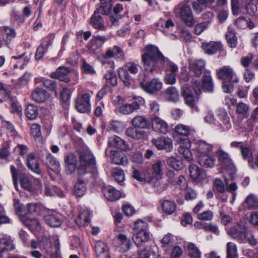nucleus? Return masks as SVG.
Returning <instances> with one entry per match:
<instances>
[{"instance_id":"nucleus-38","label":"nucleus","mask_w":258,"mask_h":258,"mask_svg":"<svg viewBox=\"0 0 258 258\" xmlns=\"http://www.w3.org/2000/svg\"><path fill=\"white\" fill-rule=\"evenodd\" d=\"M32 99L37 102H44L48 97V93L42 89H36L32 93Z\"/></svg>"},{"instance_id":"nucleus-5","label":"nucleus","mask_w":258,"mask_h":258,"mask_svg":"<svg viewBox=\"0 0 258 258\" xmlns=\"http://www.w3.org/2000/svg\"><path fill=\"white\" fill-rule=\"evenodd\" d=\"M135 229L137 232L133 236V240L137 246H141L150 239L148 224L141 220H138L135 223Z\"/></svg>"},{"instance_id":"nucleus-45","label":"nucleus","mask_w":258,"mask_h":258,"mask_svg":"<svg viewBox=\"0 0 258 258\" xmlns=\"http://www.w3.org/2000/svg\"><path fill=\"white\" fill-rule=\"evenodd\" d=\"M244 242L248 243L251 246H255L258 245L257 238H256L253 232L248 230L245 231L243 235Z\"/></svg>"},{"instance_id":"nucleus-2","label":"nucleus","mask_w":258,"mask_h":258,"mask_svg":"<svg viewBox=\"0 0 258 258\" xmlns=\"http://www.w3.org/2000/svg\"><path fill=\"white\" fill-rule=\"evenodd\" d=\"M216 74L218 78L223 80V91L226 93L231 92L233 90V83L238 81L234 69L230 66H225L218 69Z\"/></svg>"},{"instance_id":"nucleus-13","label":"nucleus","mask_w":258,"mask_h":258,"mask_svg":"<svg viewBox=\"0 0 258 258\" xmlns=\"http://www.w3.org/2000/svg\"><path fill=\"white\" fill-rule=\"evenodd\" d=\"M64 161L66 173L68 175L72 174L77 169V156L74 153H70L65 156Z\"/></svg>"},{"instance_id":"nucleus-36","label":"nucleus","mask_w":258,"mask_h":258,"mask_svg":"<svg viewBox=\"0 0 258 258\" xmlns=\"http://www.w3.org/2000/svg\"><path fill=\"white\" fill-rule=\"evenodd\" d=\"M160 203L163 211L168 215H172L176 211V205L172 201L163 200L160 201Z\"/></svg>"},{"instance_id":"nucleus-61","label":"nucleus","mask_w":258,"mask_h":258,"mask_svg":"<svg viewBox=\"0 0 258 258\" xmlns=\"http://www.w3.org/2000/svg\"><path fill=\"white\" fill-rule=\"evenodd\" d=\"M101 2L100 10L105 14H109L111 12L112 0H100Z\"/></svg>"},{"instance_id":"nucleus-63","label":"nucleus","mask_w":258,"mask_h":258,"mask_svg":"<svg viewBox=\"0 0 258 258\" xmlns=\"http://www.w3.org/2000/svg\"><path fill=\"white\" fill-rule=\"evenodd\" d=\"M40 246L45 249L47 252H51L52 250V243L50 238L45 237L39 243Z\"/></svg>"},{"instance_id":"nucleus-41","label":"nucleus","mask_w":258,"mask_h":258,"mask_svg":"<svg viewBox=\"0 0 258 258\" xmlns=\"http://www.w3.org/2000/svg\"><path fill=\"white\" fill-rule=\"evenodd\" d=\"M243 206L246 209H256L258 208V199L253 195H248L243 203Z\"/></svg>"},{"instance_id":"nucleus-18","label":"nucleus","mask_w":258,"mask_h":258,"mask_svg":"<svg viewBox=\"0 0 258 258\" xmlns=\"http://www.w3.org/2000/svg\"><path fill=\"white\" fill-rule=\"evenodd\" d=\"M141 87L149 93H155L159 91L162 87V82L158 79H153L146 83L141 82Z\"/></svg>"},{"instance_id":"nucleus-59","label":"nucleus","mask_w":258,"mask_h":258,"mask_svg":"<svg viewBox=\"0 0 258 258\" xmlns=\"http://www.w3.org/2000/svg\"><path fill=\"white\" fill-rule=\"evenodd\" d=\"M209 26V22L208 21H203L197 24L194 28L195 34L198 35L201 34L205 30L207 29Z\"/></svg>"},{"instance_id":"nucleus-64","label":"nucleus","mask_w":258,"mask_h":258,"mask_svg":"<svg viewBox=\"0 0 258 258\" xmlns=\"http://www.w3.org/2000/svg\"><path fill=\"white\" fill-rule=\"evenodd\" d=\"M28 152V147L24 145H18L14 149V153L22 156L26 155Z\"/></svg>"},{"instance_id":"nucleus-27","label":"nucleus","mask_w":258,"mask_h":258,"mask_svg":"<svg viewBox=\"0 0 258 258\" xmlns=\"http://www.w3.org/2000/svg\"><path fill=\"white\" fill-rule=\"evenodd\" d=\"M202 47L205 52L208 54H213L222 49L221 43L220 42L216 41L203 43Z\"/></svg>"},{"instance_id":"nucleus-51","label":"nucleus","mask_w":258,"mask_h":258,"mask_svg":"<svg viewBox=\"0 0 258 258\" xmlns=\"http://www.w3.org/2000/svg\"><path fill=\"white\" fill-rule=\"evenodd\" d=\"M20 177L22 187L28 191L32 190L33 188L31 182L27 175L23 173L20 174Z\"/></svg>"},{"instance_id":"nucleus-42","label":"nucleus","mask_w":258,"mask_h":258,"mask_svg":"<svg viewBox=\"0 0 258 258\" xmlns=\"http://www.w3.org/2000/svg\"><path fill=\"white\" fill-rule=\"evenodd\" d=\"M108 39L101 36H97L94 37L91 41L89 45L90 49L91 52L95 53V47L94 45H97V48H101L103 43Z\"/></svg>"},{"instance_id":"nucleus-52","label":"nucleus","mask_w":258,"mask_h":258,"mask_svg":"<svg viewBox=\"0 0 258 258\" xmlns=\"http://www.w3.org/2000/svg\"><path fill=\"white\" fill-rule=\"evenodd\" d=\"M42 207L36 203H29L27 205V214L38 215L40 213Z\"/></svg>"},{"instance_id":"nucleus-1","label":"nucleus","mask_w":258,"mask_h":258,"mask_svg":"<svg viewBox=\"0 0 258 258\" xmlns=\"http://www.w3.org/2000/svg\"><path fill=\"white\" fill-rule=\"evenodd\" d=\"M145 50L146 52L142 55V62L143 65L146 67V69L151 67L150 72L153 73L154 71L162 68L166 64L167 73L176 75L178 71L177 66L165 58L156 46H147Z\"/></svg>"},{"instance_id":"nucleus-16","label":"nucleus","mask_w":258,"mask_h":258,"mask_svg":"<svg viewBox=\"0 0 258 258\" xmlns=\"http://www.w3.org/2000/svg\"><path fill=\"white\" fill-rule=\"evenodd\" d=\"M180 145L178 147V153L182 155L188 161L192 160V156L189 150L191 146L190 141L188 138L181 139L179 141Z\"/></svg>"},{"instance_id":"nucleus-12","label":"nucleus","mask_w":258,"mask_h":258,"mask_svg":"<svg viewBox=\"0 0 258 258\" xmlns=\"http://www.w3.org/2000/svg\"><path fill=\"white\" fill-rule=\"evenodd\" d=\"M247 229V228L243 223H239L231 227L228 230L227 233L232 238L239 241L240 242H242L244 241V233Z\"/></svg>"},{"instance_id":"nucleus-35","label":"nucleus","mask_w":258,"mask_h":258,"mask_svg":"<svg viewBox=\"0 0 258 258\" xmlns=\"http://www.w3.org/2000/svg\"><path fill=\"white\" fill-rule=\"evenodd\" d=\"M131 123L135 128H147L149 126V122L144 116H137L132 120Z\"/></svg>"},{"instance_id":"nucleus-58","label":"nucleus","mask_w":258,"mask_h":258,"mask_svg":"<svg viewBox=\"0 0 258 258\" xmlns=\"http://www.w3.org/2000/svg\"><path fill=\"white\" fill-rule=\"evenodd\" d=\"M112 175L115 180L119 183H121L124 180V174L123 171L121 169H114L112 171Z\"/></svg>"},{"instance_id":"nucleus-60","label":"nucleus","mask_w":258,"mask_h":258,"mask_svg":"<svg viewBox=\"0 0 258 258\" xmlns=\"http://www.w3.org/2000/svg\"><path fill=\"white\" fill-rule=\"evenodd\" d=\"M31 134L35 140L40 141L41 134L40 126L37 124H33L31 126Z\"/></svg>"},{"instance_id":"nucleus-37","label":"nucleus","mask_w":258,"mask_h":258,"mask_svg":"<svg viewBox=\"0 0 258 258\" xmlns=\"http://www.w3.org/2000/svg\"><path fill=\"white\" fill-rule=\"evenodd\" d=\"M242 158L247 160L249 167L252 169L254 168L253 154L250 149L245 144L240 151Z\"/></svg>"},{"instance_id":"nucleus-26","label":"nucleus","mask_w":258,"mask_h":258,"mask_svg":"<svg viewBox=\"0 0 258 258\" xmlns=\"http://www.w3.org/2000/svg\"><path fill=\"white\" fill-rule=\"evenodd\" d=\"M188 170L191 178L196 181H200L206 177L205 172L196 165H190Z\"/></svg>"},{"instance_id":"nucleus-54","label":"nucleus","mask_w":258,"mask_h":258,"mask_svg":"<svg viewBox=\"0 0 258 258\" xmlns=\"http://www.w3.org/2000/svg\"><path fill=\"white\" fill-rule=\"evenodd\" d=\"M175 130L177 134L185 137H187L190 135L189 127L184 124H177L175 126Z\"/></svg>"},{"instance_id":"nucleus-7","label":"nucleus","mask_w":258,"mask_h":258,"mask_svg":"<svg viewBox=\"0 0 258 258\" xmlns=\"http://www.w3.org/2000/svg\"><path fill=\"white\" fill-rule=\"evenodd\" d=\"M139 65L134 61L126 62L124 65V69L120 68L118 71L119 78L124 84L128 86L130 84L131 76L128 72L133 74H136L139 72Z\"/></svg>"},{"instance_id":"nucleus-39","label":"nucleus","mask_w":258,"mask_h":258,"mask_svg":"<svg viewBox=\"0 0 258 258\" xmlns=\"http://www.w3.org/2000/svg\"><path fill=\"white\" fill-rule=\"evenodd\" d=\"M182 93L185 103L190 107H195L196 100L190 90L187 87L185 86L182 88Z\"/></svg>"},{"instance_id":"nucleus-32","label":"nucleus","mask_w":258,"mask_h":258,"mask_svg":"<svg viewBox=\"0 0 258 258\" xmlns=\"http://www.w3.org/2000/svg\"><path fill=\"white\" fill-rule=\"evenodd\" d=\"M198 162L200 165L205 168H213L215 165V159L207 154L198 155Z\"/></svg>"},{"instance_id":"nucleus-11","label":"nucleus","mask_w":258,"mask_h":258,"mask_svg":"<svg viewBox=\"0 0 258 258\" xmlns=\"http://www.w3.org/2000/svg\"><path fill=\"white\" fill-rule=\"evenodd\" d=\"M45 223L51 227H60L62 223V216L59 213L51 210L44 217Z\"/></svg>"},{"instance_id":"nucleus-56","label":"nucleus","mask_w":258,"mask_h":258,"mask_svg":"<svg viewBox=\"0 0 258 258\" xmlns=\"http://www.w3.org/2000/svg\"><path fill=\"white\" fill-rule=\"evenodd\" d=\"M118 238L120 241V246L122 249L124 250L129 249L131 246V242L129 239L126 236L122 234H120L118 235Z\"/></svg>"},{"instance_id":"nucleus-19","label":"nucleus","mask_w":258,"mask_h":258,"mask_svg":"<svg viewBox=\"0 0 258 258\" xmlns=\"http://www.w3.org/2000/svg\"><path fill=\"white\" fill-rule=\"evenodd\" d=\"M94 249L97 258H111L109 248L103 241H96Z\"/></svg>"},{"instance_id":"nucleus-17","label":"nucleus","mask_w":258,"mask_h":258,"mask_svg":"<svg viewBox=\"0 0 258 258\" xmlns=\"http://www.w3.org/2000/svg\"><path fill=\"white\" fill-rule=\"evenodd\" d=\"M220 165L226 169H232L234 165L229 154L222 149H219L217 153Z\"/></svg>"},{"instance_id":"nucleus-43","label":"nucleus","mask_w":258,"mask_h":258,"mask_svg":"<svg viewBox=\"0 0 258 258\" xmlns=\"http://www.w3.org/2000/svg\"><path fill=\"white\" fill-rule=\"evenodd\" d=\"M14 249L12 239L8 237H5L0 239V251L11 250Z\"/></svg>"},{"instance_id":"nucleus-47","label":"nucleus","mask_w":258,"mask_h":258,"mask_svg":"<svg viewBox=\"0 0 258 258\" xmlns=\"http://www.w3.org/2000/svg\"><path fill=\"white\" fill-rule=\"evenodd\" d=\"M226 254V258H237V246L234 243L229 242L227 243Z\"/></svg>"},{"instance_id":"nucleus-48","label":"nucleus","mask_w":258,"mask_h":258,"mask_svg":"<svg viewBox=\"0 0 258 258\" xmlns=\"http://www.w3.org/2000/svg\"><path fill=\"white\" fill-rule=\"evenodd\" d=\"M226 38L230 47L234 48L236 46L237 43V37L233 30L228 28L227 33L226 34Z\"/></svg>"},{"instance_id":"nucleus-33","label":"nucleus","mask_w":258,"mask_h":258,"mask_svg":"<svg viewBox=\"0 0 258 258\" xmlns=\"http://www.w3.org/2000/svg\"><path fill=\"white\" fill-rule=\"evenodd\" d=\"M112 161L117 165L126 166L128 164V160L126 156L122 153L118 151H112L111 152Z\"/></svg>"},{"instance_id":"nucleus-40","label":"nucleus","mask_w":258,"mask_h":258,"mask_svg":"<svg viewBox=\"0 0 258 258\" xmlns=\"http://www.w3.org/2000/svg\"><path fill=\"white\" fill-rule=\"evenodd\" d=\"M115 56L121 58H123L124 56L122 49L117 46H114L112 48L108 49L104 55V59L112 58Z\"/></svg>"},{"instance_id":"nucleus-28","label":"nucleus","mask_w":258,"mask_h":258,"mask_svg":"<svg viewBox=\"0 0 258 258\" xmlns=\"http://www.w3.org/2000/svg\"><path fill=\"white\" fill-rule=\"evenodd\" d=\"M108 144L111 147H115L123 151L129 150L128 146L125 144L123 140L117 136L110 137L108 141Z\"/></svg>"},{"instance_id":"nucleus-29","label":"nucleus","mask_w":258,"mask_h":258,"mask_svg":"<svg viewBox=\"0 0 258 258\" xmlns=\"http://www.w3.org/2000/svg\"><path fill=\"white\" fill-rule=\"evenodd\" d=\"M71 72V69L68 67H59L55 72L51 74L52 78L58 79L60 81L68 82L69 79L67 77V75Z\"/></svg>"},{"instance_id":"nucleus-23","label":"nucleus","mask_w":258,"mask_h":258,"mask_svg":"<svg viewBox=\"0 0 258 258\" xmlns=\"http://www.w3.org/2000/svg\"><path fill=\"white\" fill-rule=\"evenodd\" d=\"M205 65V61L201 59L189 61V69L197 77H200L201 75Z\"/></svg>"},{"instance_id":"nucleus-20","label":"nucleus","mask_w":258,"mask_h":258,"mask_svg":"<svg viewBox=\"0 0 258 258\" xmlns=\"http://www.w3.org/2000/svg\"><path fill=\"white\" fill-rule=\"evenodd\" d=\"M144 100L142 99L140 101V103L137 101L133 102L132 103H126L119 106L118 108V111L123 114L128 115L131 114L135 110H138L140 108V106L144 103Z\"/></svg>"},{"instance_id":"nucleus-46","label":"nucleus","mask_w":258,"mask_h":258,"mask_svg":"<svg viewBox=\"0 0 258 258\" xmlns=\"http://www.w3.org/2000/svg\"><path fill=\"white\" fill-rule=\"evenodd\" d=\"M164 165V161L161 160H159L153 164L152 167L153 174L157 177L161 178L163 174V169Z\"/></svg>"},{"instance_id":"nucleus-9","label":"nucleus","mask_w":258,"mask_h":258,"mask_svg":"<svg viewBox=\"0 0 258 258\" xmlns=\"http://www.w3.org/2000/svg\"><path fill=\"white\" fill-rule=\"evenodd\" d=\"M15 207L16 213L20 217V220L31 230H39L40 229V225L39 222L35 219L28 218L25 216H22V207L19 203V201L15 200Z\"/></svg>"},{"instance_id":"nucleus-44","label":"nucleus","mask_w":258,"mask_h":258,"mask_svg":"<svg viewBox=\"0 0 258 258\" xmlns=\"http://www.w3.org/2000/svg\"><path fill=\"white\" fill-rule=\"evenodd\" d=\"M26 116L30 120H33L37 118L38 112L36 106L32 104L28 105L25 109Z\"/></svg>"},{"instance_id":"nucleus-15","label":"nucleus","mask_w":258,"mask_h":258,"mask_svg":"<svg viewBox=\"0 0 258 258\" xmlns=\"http://www.w3.org/2000/svg\"><path fill=\"white\" fill-rule=\"evenodd\" d=\"M100 9L101 7L94 12L93 15L91 18L90 24L95 29L105 30L106 28L104 25V22L100 14L103 15H108V14L103 13Z\"/></svg>"},{"instance_id":"nucleus-31","label":"nucleus","mask_w":258,"mask_h":258,"mask_svg":"<svg viewBox=\"0 0 258 258\" xmlns=\"http://www.w3.org/2000/svg\"><path fill=\"white\" fill-rule=\"evenodd\" d=\"M26 162L28 168L31 171L38 174L41 173V169L39 167L38 160L33 153H30L28 155Z\"/></svg>"},{"instance_id":"nucleus-10","label":"nucleus","mask_w":258,"mask_h":258,"mask_svg":"<svg viewBox=\"0 0 258 258\" xmlns=\"http://www.w3.org/2000/svg\"><path fill=\"white\" fill-rule=\"evenodd\" d=\"M214 125L222 131L228 130L231 127V123L227 112L224 110H219L215 117Z\"/></svg>"},{"instance_id":"nucleus-8","label":"nucleus","mask_w":258,"mask_h":258,"mask_svg":"<svg viewBox=\"0 0 258 258\" xmlns=\"http://www.w3.org/2000/svg\"><path fill=\"white\" fill-rule=\"evenodd\" d=\"M91 95L88 93H79L75 99V108L81 113H89L91 111Z\"/></svg>"},{"instance_id":"nucleus-25","label":"nucleus","mask_w":258,"mask_h":258,"mask_svg":"<svg viewBox=\"0 0 258 258\" xmlns=\"http://www.w3.org/2000/svg\"><path fill=\"white\" fill-rule=\"evenodd\" d=\"M87 190V181L81 178H78L74 186V194L77 197H82L85 195Z\"/></svg>"},{"instance_id":"nucleus-21","label":"nucleus","mask_w":258,"mask_h":258,"mask_svg":"<svg viewBox=\"0 0 258 258\" xmlns=\"http://www.w3.org/2000/svg\"><path fill=\"white\" fill-rule=\"evenodd\" d=\"M0 32L3 41L6 45H9L16 36V32L13 28L4 26L0 27Z\"/></svg>"},{"instance_id":"nucleus-34","label":"nucleus","mask_w":258,"mask_h":258,"mask_svg":"<svg viewBox=\"0 0 258 258\" xmlns=\"http://www.w3.org/2000/svg\"><path fill=\"white\" fill-rule=\"evenodd\" d=\"M90 212L88 209H85L78 216L76 223L79 226H86L90 223Z\"/></svg>"},{"instance_id":"nucleus-62","label":"nucleus","mask_w":258,"mask_h":258,"mask_svg":"<svg viewBox=\"0 0 258 258\" xmlns=\"http://www.w3.org/2000/svg\"><path fill=\"white\" fill-rule=\"evenodd\" d=\"M49 167L54 172L58 174L60 170L59 162L55 158H50L49 159Z\"/></svg>"},{"instance_id":"nucleus-53","label":"nucleus","mask_w":258,"mask_h":258,"mask_svg":"<svg viewBox=\"0 0 258 258\" xmlns=\"http://www.w3.org/2000/svg\"><path fill=\"white\" fill-rule=\"evenodd\" d=\"M137 128L129 127L127 128L125 131L126 136L134 139H140L142 137V133L141 131H138Z\"/></svg>"},{"instance_id":"nucleus-3","label":"nucleus","mask_w":258,"mask_h":258,"mask_svg":"<svg viewBox=\"0 0 258 258\" xmlns=\"http://www.w3.org/2000/svg\"><path fill=\"white\" fill-rule=\"evenodd\" d=\"M96 163L95 158L91 152L87 149L80 153L79 164L77 167L79 175H83L89 171L90 168L94 167Z\"/></svg>"},{"instance_id":"nucleus-57","label":"nucleus","mask_w":258,"mask_h":258,"mask_svg":"<svg viewBox=\"0 0 258 258\" xmlns=\"http://www.w3.org/2000/svg\"><path fill=\"white\" fill-rule=\"evenodd\" d=\"M104 78L107 83L110 84L113 86L117 85V77L115 72L113 71H109L106 73L104 75Z\"/></svg>"},{"instance_id":"nucleus-6","label":"nucleus","mask_w":258,"mask_h":258,"mask_svg":"<svg viewBox=\"0 0 258 258\" xmlns=\"http://www.w3.org/2000/svg\"><path fill=\"white\" fill-rule=\"evenodd\" d=\"M191 83L195 93L197 96L201 94L202 89L204 91L208 92H211L213 90V81L211 76L209 75H204L202 85L200 81L195 77L192 78Z\"/></svg>"},{"instance_id":"nucleus-24","label":"nucleus","mask_w":258,"mask_h":258,"mask_svg":"<svg viewBox=\"0 0 258 258\" xmlns=\"http://www.w3.org/2000/svg\"><path fill=\"white\" fill-rule=\"evenodd\" d=\"M104 197L110 201H115L121 197V193L111 186H104L102 188Z\"/></svg>"},{"instance_id":"nucleus-14","label":"nucleus","mask_w":258,"mask_h":258,"mask_svg":"<svg viewBox=\"0 0 258 258\" xmlns=\"http://www.w3.org/2000/svg\"><path fill=\"white\" fill-rule=\"evenodd\" d=\"M153 130L159 134H165L169 131V125L167 122L162 118L155 116L152 119Z\"/></svg>"},{"instance_id":"nucleus-4","label":"nucleus","mask_w":258,"mask_h":258,"mask_svg":"<svg viewBox=\"0 0 258 258\" xmlns=\"http://www.w3.org/2000/svg\"><path fill=\"white\" fill-rule=\"evenodd\" d=\"M189 0H185L183 4L176 6L175 14L187 26L192 27L195 24L193 14L189 5Z\"/></svg>"},{"instance_id":"nucleus-22","label":"nucleus","mask_w":258,"mask_h":258,"mask_svg":"<svg viewBox=\"0 0 258 258\" xmlns=\"http://www.w3.org/2000/svg\"><path fill=\"white\" fill-rule=\"evenodd\" d=\"M152 142L159 150H166L170 152L173 148L172 141L168 138L162 137L153 139Z\"/></svg>"},{"instance_id":"nucleus-30","label":"nucleus","mask_w":258,"mask_h":258,"mask_svg":"<svg viewBox=\"0 0 258 258\" xmlns=\"http://www.w3.org/2000/svg\"><path fill=\"white\" fill-rule=\"evenodd\" d=\"M194 149L197 152V156L203 154H207L213 149L212 145L208 144L204 141H199L195 143Z\"/></svg>"},{"instance_id":"nucleus-55","label":"nucleus","mask_w":258,"mask_h":258,"mask_svg":"<svg viewBox=\"0 0 258 258\" xmlns=\"http://www.w3.org/2000/svg\"><path fill=\"white\" fill-rule=\"evenodd\" d=\"M187 249L189 254L191 257L194 258H201V253L195 244L188 243L187 245Z\"/></svg>"},{"instance_id":"nucleus-49","label":"nucleus","mask_w":258,"mask_h":258,"mask_svg":"<svg viewBox=\"0 0 258 258\" xmlns=\"http://www.w3.org/2000/svg\"><path fill=\"white\" fill-rule=\"evenodd\" d=\"M166 97L168 100L176 101L179 98L178 91L174 87H169L166 90Z\"/></svg>"},{"instance_id":"nucleus-50","label":"nucleus","mask_w":258,"mask_h":258,"mask_svg":"<svg viewBox=\"0 0 258 258\" xmlns=\"http://www.w3.org/2000/svg\"><path fill=\"white\" fill-rule=\"evenodd\" d=\"M167 163L168 165L175 170L181 169L183 167L181 162L174 156L169 157L167 160Z\"/></svg>"}]
</instances>
